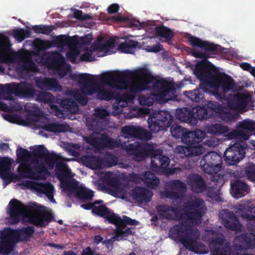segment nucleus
<instances>
[{
	"label": "nucleus",
	"mask_w": 255,
	"mask_h": 255,
	"mask_svg": "<svg viewBox=\"0 0 255 255\" xmlns=\"http://www.w3.org/2000/svg\"><path fill=\"white\" fill-rule=\"evenodd\" d=\"M19 201L12 199L9 202L10 220L13 224L18 223L20 216L28 218L29 222L37 227H45L53 219L52 214L42 209L36 203L34 205L18 206Z\"/></svg>",
	"instance_id": "obj_1"
},
{
	"label": "nucleus",
	"mask_w": 255,
	"mask_h": 255,
	"mask_svg": "<svg viewBox=\"0 0 255 255\" xmlns=\"http://www.w3.org/2000/svg\"><path fill=\"white\" fill-rule=\"evenodd\" d=\"M136 73L140 77L150 78L147 81L137 83L140 92L148 89V84H152V90L155 93L156 100L160 103H166L168 101L176 99L175 89L171 83L164 79H157L152 76L150 72L146 68L137 70Z\"/></svg>",
	"instance_id": "obj_2"
},
{
	"label": "nucleus",
	"mask_w": 255,
	"mask_h": 255,
	"mask_svg": "<svg viewBox=\"0 0 255 255\" xmlns=\"http://www.w3.org/2000/svg\"><path fill=\"white\" fill-rule=\"evenodd\" d=\"M173 237L178 240L188 250L196 254H205L208 248L202 243L199 242L200 232L198 229L188 225L186 222H179L170 230Z\"/></svg>",
	"instance_id": "obj_3"
},
{
	"label": "nucleus",
	"mask_w": 255,
	"mask_h": 255,
	"mask_svg": "<svg viewBox=\"0 0 255 255\" xmlns=\"http://www.w3.org/2000/svg\"><path fill=\"white\" fill-rule=\"evenodd\" d=\"M173 121V116L167 111L154 112L150 115L147 120L149 128L152 132L166 130L170 127L171 135L176 139L182 140L187 129L175 123L172 125Z\"/></svg>",
	"instance_id": "obj_4"
},
{
	"label": "nucleus",
	"mask_w": 255,
	"mask_h": 255,
	"mask_svg": "<svg viewBox=\"0 0 255 255\" xmlns=\"http://www.w3.org/2000/svg\"><path fill=\"white\" fill-rule=\"evenodd\" d=\"M73 78L78 81L82 93L86 95H91L97 93V98L100 100L109 101L115 98L114 92L109 89L102 88L97 78L95 75L87 73L80 74Z\"/></svg>",
	"instance_id": "obj_5"
},
{
	"label": "nucleus",
	"mask_w": 255,
	"mask_h": 255,
	"mask_svg": "<svg viewBox=\"0 0 255 255\" xmlns=\"http://www.w3.org/2000/svg\"><path fill=\"white\" fill-rule=\"evenodd\" d=\"M34 154L39 157H45V163L49 169H52L55 166L56 175L61 181V184L62 182L68 181V180H64V179L71 177V169L66 164L61 161V157L53 151L49 152L45 146H40L38 149L34 151Z\"/></svg>",
	"instance_id": "obj_6"
},
{
	"label": "nucleus",
	"mask_w": 255,
	"mask_h": 255,
	"mask_svg": "<svg viewBox=\"0 0 255 255\" xmlns=\"http://www.w3.org/2000/svg\"><path fill=\"white\" fill-rule=\"evenodd\" d=\"M133 77L134 73L129 70L107 72L101 75L100 80L112 88L127 90Z\"/></svg>",
	"instance_id": "obj_7"
},
{
	"label": "nucleus",
	"mask_w": 255,
	"mask_h": 255,
	"mask_svg": "<svg viewBox=\"0 0 255 255\" xmlns=\"http://www.w3.org/2000/svg\"><path fill=\"white\" fill-rule=\"evenodd\" d=\"M194 75L200 80V83L197 89L203 91L204 94L209 91V88L216 89L217 84V74L218 71L216 69H210L204 65L196 66L193 71Z\"/></svg>",
	"instance_id": "obj_8"
},
{
	"label": "nucleus",
	"mask_w": 255,
	"mask_h": 255,
	"mask_svg": "<svg viewBox=\"0 0 255 255\" xmlns=\"http://www.w3.org/2000/svg\"><path fill=\"white\" fill-rule=\"evenodd\" d=\"M220 73L217 74V84L216 89L213 91V95L218 100H226V94L229 92H236L241 90L234 79L226 74L219 77Z\"/></svg>",
	"instance_id": "obj_9"
},
{
	"label": "nucleus",
	"mask_w": 255,
	"mask_h": 255,
	"mask_svg": "<svg viewBox=\"0 0 255 255\" xmlns=\"http://www.w3.org/2000/svg\"><path fill=\"white\" fill-rule=\"evenodd\" d=\"M183 206L187 210H193L185 212L186 218L192 223L197 225L202 222V217L207 211L204 201L199 198H195L185 202Z\"/></svg>",
	"instance_id": "obj_10"
},
{
	"label": "nucleus",
	"mask_w": 255,
	"mask_h": 255,
	"mask_svg": "<svg viewBox=\"0 0 255 255\" xmlns=\"http://www.w3.org/2000/svg\"><path fill=\"white\" fill-rule=\"evenodd\" d=\"M10 57L12 61L22 62L17 64L15 70L18 75L22 79H27L39 71V68L31 57L23 60L24 55L16 52L12 53Z\"/></svg>",
	"instance_id": "obj_11"
},
{
	"label": "nucleus",
	"mask_w": 255,
	"mask_h": 255,
	"mask_svg": "<svg viewBox=\"0 0 255 255\" xmlns=\"http://www.w3.org/2000/svg\"><path fill=\"white\" fill-rule=\"evenodd\" d=\"M222 158L221 155L215 151L209 152L205 154L200 161L202 170L207 174H216L222 168Z\"/></svg>",
	"instance_id": "obj_12"
},
{
	"label": "nucleus",
	"mask_w": 255,
	"mask_h": 255,
	"mask_svg": "<svg viewBox=\"0 0 255 255\" xmlns=\"http://www.w3.org/2000/svg\"><path fill=\"white\" fill-rule=\"evenodd\" d=\"M247 144L244 141H237L224 152V158L226 163L230 165L237 164L245 156V149Z\"/></svg>",
	"instance_id": "obj_13"
},
{
	"label": "nucleus",
	"mask_w": 255,
	"mask_h": 255,
	"mask_svg": "<svg viewBox=\"0 0 255 255\" xmlns=\"http://www.w3.org/2000/svg\"><path fill=\"white\" fill-rule=\"evenodd\" d=\"M127 151L133 155V160L136 161H142L147 157L153 155L155 152L152 144L138 142L129 144L127 147Z\"/></svg>",
	"instance_id": "obj_14"
},
{
	"label": "nucleus",
	"mask_w": 255,
	"mask_h": 255,
	"mask_svg": "<svg viewBox=\"0 0 255 255\" xmlns=\"http://www.w3.org/2000/svg\"><path fill=\"white\" fill-rule=\"evenodd\" d=\"M40 146H45L44 145H39L33 149L32 152L31 153L28 150L23 148H19L16 150V155L17 159L19 162H24L26 161L28 159L32 158L33 161L36 164H38L34 167L35 171L40 174H45L48 173V170L43 164V162L39 163V159H44L45 160V157H39L36 156L34 154V152L36 149H38Z\"/></svg>",
	"instance_id": "obj_15"
},
{
	"label": "nucleus",
	"mask_w": 255,
	"mask_h": 255,
	"mask_svg": "<svg viewBox=\"0 0 255 255\" xmlns=\"http://www.w3.org/2000/svg\"><path fill=\"white\" fill-rule=\"evenodd\" d=\"M6 91L9 92V94H14L16 96L31 98L35 96L38 92L31 84L26 82L12 83L6 87Z\"/></svg>",
	"instance_id": "obj_16"
},
{
	"label": "nucleus",
	"mask_w": 255,
	"mask_h": 255,
	"mask_svg": "<svg viewBox=\"0 0 255 255\" xmlns=\"http://www.w3.org/2000/svg\"><path fill=\"white\" fill-rule=\"evenodd\" d=\"M11 234L7 228H4L1 234V240L0 241V254L2 255H15V245L17 243L13 236H10Z\"/></svg>",
	"instance_id": "obj_17"
},
{
	"label": "nucleus",
	"mask_w": 255,
	"mask_h": 255,
	"mask_svg": "<svg viewBox=\"0 0 255 255\" xmlns=\"http://www.w3.org/2000/svg\"><path fill=\"white\" fill-rule=\"evenodd\" d=\"M86 142L96 148H103L109 147L111 148L119 146V143L116 140L111 138L107 134L103 133L101 137L94 134H90L85 138Z\"/></svg>",
	"instance_id": "obj_18"
},
{
	"label": "nucleus",
	"mask_w": 255,
	"mask_h": 255,
	"mask_svg": "<svg viewBox=\"0 0 255 255\" xmlns=\"http://www.w3.org/2000/svg\"><path fill=\"white\" fill-rule=\"evenodd\" d=\"M168 189L165 191V196L171 199L177 200L183 197L187 191L186 184L179 179H173L166 183Z\"/></svg>",
	"instance_id": "obj_19"
},
{
	"label": "nucleus",
	"mask_w": 255,
	"mask_h": 255,
	"mask_svg": "<svg viewBox=\"0 0 255 255\" xmlns=\"http://www.w3.org/2000/svg\"><path fill=\"white\" fill-rule=\"evenodd\" d=\"M62 188L64 191L73 192L78 198L82 200H90L94 196V192L92 190L79 187V182L75 179L62 182Z\"/></svg>",
	"instance_id": "obj_20"
},
{
	"label": "nucleus",
	"mask_w": 255,
	"mask_h": 255,
	"mask_svg": "<svg viewBox=\"0 0 255 255\" xmlns=\"http://www.w3.org/2000/svg\"><path fill=\"white\" fill-rule=\"evenodd\" d=\"M220 218L222 224L227 229L239 231L241 229L242 224L233 212L223 209L220 212Z\"/></svg>",
	"instance_id": "obj_21"
},
{
	"label": "nucleus",
	"mask_w": 255,
	"mask_h": 255,
	"mask_svg": "<svg viewBox=\"0 0 255 255\" xmlns=\"http://www.w3.org/2000/svg\"><path fill=\"white\" fill-rule=\"evenodd\" d=\"M252 226L247 224L249 232L243 234L236 238V242L239 243V248L241 250L253 249L255 247V225Z\"/></svg>",
	"instance_id": "obj_22"
},
{
	"label": "nucleus",
	"mask_w": 255,
	"mask_h": 255,
	"mask_svg": "<svg viewBox=\"0 0 255 255\" xmlns=\"http://www.w3.org/2000/svg\"><path fill=\"white\" fill-rule=\"evenodd\" d=\"M156 210L161 220L169 221L180 220L183 218V214L177 208L163 204L156 207Z\"/></svg>",
	"instance_id": "obj_23"
},
{
	"label": "nucleus",
	"mask_w": 255,
	"mask_h": 255,
	"mask_svg": "<svg viewBox=\"0 0 255 255\" xmlns=\"http://www.w3.org/2000/svg\"><path fill=\"white\" fill-rule=\"evenodd\" d=\"M252 96L249 94L238 93L231 95L226 100L230 109L243 110L246 108Z\"/></svg>",
	"instance_id": "obj_24"
},
{
	"label": "nucleus",
	"mask_w": 255,
	"mask_h": 255,
	"mask_svg": "<svg viewBox=\"0 0 255 255\" xmlns=\"http://www.w3.org/2000/svg\"><path fill=\"white\" fill-rule=\"evenodd\" d=\"M237 212L241 218L252 226L255 225V205L249 201L242 202L236 207Z\"/></svg>",
	"instance_id": "obj_25"
},
{
	"label": "nucleus",
	"mask_w": 255,
	"mask_h": 255,
	"mask_svg": "<svg viewBox=\"0 0 255 255\" xmlns=\"http://www.w3.org/2000/svg\"><path fill=\"white\" fill-rule=\"evenodd\" d=\"M187 183L194 193H201L207 189L204 179L198 174L191 173L187 177Z\"/></svg>",
	"instance_id": "obj_26"
},
{
	"label": "nucleus",
	"mask_w": 255,
	"mask_h": 255,
	"mask_svg": "<svg viewBox=\"0 0 255 255\" xmlns=\"http://www.w3.org/2000/svg\"><path fill=\"white\" fill-rule=\"evenodd\" d=\"M188 41L193 47H199L202 49L209 52L212 54H217L220 51V46L206 41H203L196 37L191 36Z\"/></svg>",
	"instance_id": "obj_27"
},
{
	"label": "nucleus",
	"mask_w": 255,
	"mask_h": 255,
	"mask_svg": "<svg viewBox=\"0 0 255 255\" xmlns=\"http://www.w3.org/2000/svg\"><path fill=\"white\" fill-rule=\"evenodd\" d=\"M188 41L193 47H199L202 49L209 52L212 54H217L220 51V46L206 41H203L196 37L191 36Z\"/></svg>",
	"instance_id": "obj_28"
},
{
	"label": "nucleus",
	"mask_w": 255,
	"mask_h": 255,
	"mask_svg": "<svg viewBox=\"0 0 255 255\" xmlns=\"http://www.w3.org/2000/svg\"><path fill=\"white\" fill-rule=\"evenodd\" d=\"M34 81L37 87L41 90L60 91L61 87L57 80L52 78L35 77Z\"/></svg>",
	"instance_id": "obj_29"
},
{
	"label": "nucleus",
	"mask_w": 255,
	"mask_h": 255,
	"mask_svg": "<svg viewBox=\"0 0 255 255\" xmlns=\"http://www.w3.org/2000/svg\"><path fill=\"white\" fill-rule=\"evenodd\" d=\"M17 243L21 241H29L32 235L34 234L35 229L33 226L23 227L20 229H13L7 228Z\"/></svg>",
	"instance_id": "obj_30"
},
{
	"label": "nucleus",
	"mask_w": 255,
	"mask_h": 255,
	"mask_svg": "<svg viewBox=\"0 0 255 255\" xmlns=\"http://www.w3.org/2000/svg\"><path fill=\"white\" fill-rule=\"evenodd\" d=\"M44 57L48 66L51 68L58 69L65 64L64 57L56 51L46 53L42 58Z\"/></svg>",
	"instance_id": "obj_31"
},
{
	"label": "nucleus",
	"mask_w": 255,
	"mask_h": 255,
	"mask_svg": "<svg viewBox=\"0 0 255 255\" xmlns=\"http://www.w3.org/2000/svg\"><path fill=\"white\" fill-rule=\"evenodd\" d=\"M133 199L140 203H148L153 195L152 192L149 189L141 186H135L132 190Z\"/></svg>",
	"instance_id": "obj_32"
},
{
	"label": "nucleus",
	"mask_w": 255,
	"mask_h": 255,
	"mask_svg": "<svg viewBox=\"0 0 255 255\" xmlns=\"http://www.w3.org/2000/svg\"><path fill=\"white\" fill-rule=\"evenodd\" d=\"M205 136V132L201 130L197 129L194 131L187 130L181 141L187 145L198 144L203 140Z\"/></svg>",
	"instance_id": "obj_33"
},
{
	"label": "nucleus",
	"mask_w": 255,
	"mask_h": 255,
	"mask_svg": "<svg viewBox=\"0 0 255 255\" xmlns=\"http://www.w3.org/2000/svg\"><path fill=\"white\" fill-rule=\"evenodd\" d=\"M193 112L192 109L178 108L176 111L175 116L177 119L181 122L193 126L197 124V121Z\"/></svg>",
	"instance_id": "obj_34"
},
{
	"label": "nucleus",
	"mask_w": 255,
	"mask_h": 255,
	"mask_svg": "<svg viewBox=\"0 0 255 255\" xmlns=\"http://www.w3.org/2000/svg\"><path fill=\"white\" fill-rule=\"evenodd\" d=\"M250 188L248 184L239 179L231 183V192L236 198L244 197L249 192Z\"/></svg>",
	"instance_id": "obj_35"
},
{
	"label": "nucleus",
	"mask_w": 255,
	"mask_h": 255,
	"mask_svg": "<svg viewBox=\"0 0 255 255\" xmlns=\"http://www.w3.org/2000/svg\"><path fill=\"white\" fill-rule=\"evenodd\" d=\"M79 43L78 36L75 35L69 36L66 35H60L56 37L52 41L53 46L58 48H63L64 46H77Z\"/></svg>",
	"instance_id": "obj_36"
},
{
	"label": "nucleus",
	"mask_w": 255,
	"mask_h": 255,
	"mask_svg": "<svg viewBox=\"0 0 255 255\" xmlns=\"http://www.w3.org/2000/svg\"><path fill=\"white\" fill-rule=\"evenodd\" d=\"M170 159L168 157L162 154H155L152 155L151 165L152 169L159 171L160 169H165L169 165Z\"/></svg>",
	"instance_id": "obj_37"
},
{
	"label": "nucleus",
	"mask_w": 255,
	"mask_h": 255,
	"mask_svg": "<svg viewBox=\"0 0 255 255\" xmlns=\"http://www.w3.org/2000/svg\"><path fill=\"white\" fill-rule=\"evenodd\" d=\"M142 181L146 186L153 189L157 188L160 183V180L155 174L148 171L142 173Z\"/></svg>",
	"instance_id": "obj_38"
},
{
	"label": "nucleus",
	"mask_w": 255,
	"mask_h": 255,
	"mask_svg": "<svg viewBox=\"0 0 255 255\" xmlns=\"http://www.w3.org/2000/svg\"><path fill=\"white\" fill-rule=\"evenodd\" d=\"M35 190L37 192L45 194L46 197L52 201H55L53 196L54 186L51 183L38 182L37 184H36Z\"/></svg>",
	"instance_id": "obj_39"
},
{
	"label": "nucleus",
	"mask_w": 255,
	"mask_h": 255,
	"mask_svg": "<svg viewBox=\"0 0 255 255\" xmlns=\"http://www.w3.org/2000/svg\"><path fill=\"white\" fill-rule=\"evenodd\" d=\"M207 107L206 109H207L209 111L211 110L212 112L218 113L220 115L226 114L229 120H231L234 118V115H233L230 112H227V110L222 105L217 102L209 101L207 103Z\"/></svg>",
	"instance_id": "obj_40"
},
{
	"label": "nucleus",
	"mask_w": 255,
	"mask_h": 255,
	"mask_svg": "<svg viewBox=\"0 0 255 255\" xmlns=\"http://www.w3.org/2000/svg\"><path fill=\"white\" fill-rule=\"evenodd\" d=\"M11 162L7 158H4L0 161V177L3 180L10 178V172Z\"/></svg>",
	"instance_id": "obj_41"
},
{
	"label": "nucleus",
	"mask_w": 255,
	"mask_h": 255,
	"mask_svg": "<svg viewBox=\"0 0 255 255\" xmlns=\"http://www.w3.org/2000/svg\"><path fill=\"white\" fill-rule=\"evenodd\" d=\"M156 34L165 39V41L169 43L174 36V33L169 28L162 25L155 28Z\"/></svg>",
	"instance_id": "obj_42"
},
{
	"label": "nucleus",
	"mask_w": 255,
	"mask_h": 255,
	"mask_svg": "<svg viewBox=\"0 0 255 255\" xmlns=\"http://www.w3.org/2000/svg\"><path fill=\"white\" fill-rule=\"evenodd\" d=\"M138 44V42L133 40H126L119 45L118 49L122 53L133 54Z\"/></svg>",
	"instance_id": "obj_43"
},
{
	"label": "nucleus",
	"mask_w": 255,
	"mask_h": 255,
	"mask_svg": "<svg viewBox=\"0 0 255 255\" xmlns=\"http://www.w3.org/2000/svg\"><path fill=\"white\" fill-rule=\"evenodd\" d=\"M19 177L20 178H29L38 179V176H35V173L32 171L30 167L26 164H20L18 169Z\"/></svg>",
	"instance_id": "obj_44"
},
{
	"label": "nucleus",
	"mask_w": 255,
	"mask_h": 255,
	"mask_svg": "<svg viewBox=\"0 0 255 255\" xmlns=\"http://www.w3.org/2000/svg\"><path fill=\"white\" fill-rule=\"evenodd\" d=\"M227 127L223 126L221 124H211L207 128V132L214 135H221L228 131Z\"/></svg>",
	"instance_id": "obj_45"
},
{
	"label": "nucleus",
	"mask_w": 255,
	"mask_h": 255,
	"mask_svg": "<svg viewBox=\"0 0 255 255\" xmlns=\"http://www.w3.org/2000/svg\"><path fill=\"white\" fill-rule=\"evenodd\" d=\"M125 228L119 226L114 230L115 238H117V241L121 240H126L127 237L129 235H133V228L128 227L125 230H123Z\"/></svg>",
	"instance_id": "obj_46"
},
{
	"label": "nucleus",
	"mask_w": 255,
	"mask_h": 255,
	"mask_svg": "<svg viewBox=\"0 0 255 255\" xmlns=\"http://www.w3.org/2000/svg\"><path fill=\"white\" fill-rule=\"evenodd\" d=\"M184 94L191 101L197 103L201 102L204 98V92H200V89H195L192 91H186L184 92Z\"/></svg>",
	"instance_id": "obj_47"
},
{
	"label": "nucleus",
	"mask_w": 255,
	"mask_h": 255,
	"mask_svg": "<svg viewBox=\"0 0 255 255\" xmlns=\"http://www.w3.org/2000/svg\"><path fill=\"white\" fill-rule=\"evenodd\" d=\"M192 111L197 121L198 120L208 119L211 117V115L209 114L210 111L204 107L197 106L193 108Z\"/></svg>",
	"instance_id": "obj_48"
},
{
	"label": "nucleus",
	"mask_w": 255,
	"mask_h": 255,
	"mask_svg": "<svg viewBox=\"0 0 255 255\" xmlns=\"http://www.w3.org/2000/svg\"><path fill=\"white\" fill-rule=\"evenodd\" d=\"M228 138L235 139L238 141L247 140L249 138L250 135L248 132L244 130H233L227 134Z\"/></svg>",
	"instance_id": "obj_49"
},
{
	"label": "nucleus",
	"mask_w": 255,
	"mask_h": 255,
	"mask_svg": "<svg viewBox=\"0 0 255 255\" xmlns=\"http://www.w3.org/2000/svg\"><path fill=\"white\" fill-rule=\"evenodd\" d=\"M101 159L99 157L96 155H87L83 158L84 164L91 169H94L99 167L101 164Z\"/></svg>",
	"instance_id": "obj_50"
},
{
	"label": "nucleus",
	"mask_w": 255,
	"mask_h": 255,
	"mask_svg": "<svg viewBox=\"0 0 255 255\" xmlns=\"http://www.w3.org/2000/svg\"><path fill=\"white\" fill-rule=\"evenodd\" d=\"M118 158L114 154L108 153L101 159V164L106 167H111L118 164Z\"/></svg>",
	"instance_id": "obj_51"
},
{
	"label": "nucleus",
	"mask_w": 255,
	"mask_h": 255,
	"mask_svg": "<svg viewBox=\"0 0 255 255\" xmlns=\"http://www.w3.org/2000/svg\"><path fill=\"white\" fill-rule=\"evenodd\" d=\"M67 126L64 124L57 123H49L43 127L46 131L54 133H60L66 130Z\"/></svg>",
	"instance_id": "obj_52"
},
{
	"label": "nucleus",
	"mask_w": 255,
	"mask_h": 255,
	"mask_svg": "<svg viewBox=\"0 0 255 255\" xmlns=\"http://www.w3.org/2000/svg\"><path fill=\"white\" fill-rule=\"evenodd\" d=\"M138 128V126H126L122 128V132L125 138H136Z\"/></svg>",
	"instance_id": "obj_53"
},
{
	"label": "nucleus",
	"mask_w": 255,
	"mask_h": 255,
	"mask_svg": "<svg viewBox=\"0 0 255 255\" xmlns=\"http://www.w3.org/2000/svg\"><path fill=\"white\" fill-rule=\"evenodd\" d=\"M54 29L53 25H36L32 27V30L36 33L48 35Z\"/></svg>",
	"instance_id": "obj_54"
},
{
	"label": "nucleus",
	"mask_w": 255,
	"mask_h": 255,
	"mask_svg": "<svg viewBox=\"0 0 255 255\" xmlns=\"http://www.w3.org/2000/svg\"><path fill=\"white\" fill-rule=\"evenodd\" d=\"M36 100L43 103H52L54 100V96L50 93L40 92L36 94Z\"/></svg>",
	"instance_id": "obj_55"
},
{
	"label": "nucleus",
	"mask_w": 255,
	"mask_h": 255,
	"mask_svg": "<svg viewBox=\"0 0 255 255\" xmlns=\"http://www.w3.org/2000/svg\"><path fill=\"white\" fill-rule=\"evenodd\" d=\"M31 35L30 29L19 28L13 31L14 37L19 41H22L25 38H28Z\"/></svg>",
	"instance_id": "obj_56"
},
{
	"label": "nucleus",
	"mask_w": 255,
	"mask_h": 255,
	"mask_svg": "<svg viewBox=\"0 0 255 255\" xmlns=\"http://www.w3.org/2000/svg\"><path fill=\"white\" fill-rule=\"evenodd\" d=\"M98 205H95L94 207L93 213L105 218L106 216H107V214L109 213V209L104 205L101 204Z\"/></svg>",
	"instance_id": "obj_57"
},
{
	"label": "nucleus",
	"mask_w": 255,
	"mask_h": 255,
	"mask_svg": "<svg viewBox=\"0 0 255 255\" xmlns=\"http://www.w3.org/2000/svg\"><path fill=\"white\" fill-rule=\"evenodd\" d=\"M238 128L243 130L255 131V122L250 120H245L239 123Z\"/></svg>",
	"instance_id": "obj_58"
},
{
	"label": "nucleus",
	"mask_w": 255,
	"mask_h": 255,
	"mask_svg": "<svg viewBox=\"0 0 255 255\" xmlns=\"http://www.w3.org/2000/svg\"><path fill=\"white\" fill-rule=\"evenodd\" d=\"M115 46V40L110 38L105 42H99L97 45V49L101 51H107Z\"/></svg>",
	"instance_id": "obj_59"
},
{
	"label": "nucleus",
	"mask_w": 255,
	"mask_h": 255,
	"mask_svg": "<svg viewBox=\"0 0 255 255\" xmlns=\"http://www.w3.org/2000/svg\"><path fill=\"white\" fill-rule=\"evenodd\" d=\"M77 46H70L69 49L66 53V57L67 59L72 63H75L76 58L79 54V52L77 49Z\"/></svg>",
	"instance_id": "obj_60"
},
{
	"label": "nucleus",
	"mask_w": 255,
	"mask_h": 255,
	"mask_svg": "<svg viewBox=\"0 0 255 255\" xmlns=\"http://www.w3.org/2000/svg\"><path fill=\"white\" fill-rule=\"evenodd\" d=\"M8 42L9 40L7 37L0 35V63L4 61V51L6 49V45Z\"/></svg>",
	"instance_id": "obj_61"
},
{
	"label": "nucleus",
	"mask_w": 255,
	"mask_h": 255,
	"mask_svg": "<svg viewBox=\"0 0 255 255\" xmlns=\"http://www.w3.org/2000/svg\"><path fill=\"white\" fill-rule=\"evenodd\" d=\"M105 219L111 224H115L117 226H121L122 218L110 210L109 211V213L107 214V216H106Z\"/></svg>",
	"instance_id": "obj_62"
},
{
	"label": "nucleus",
	"mask_w": 255,
	"mask_h": 255,
	"mask_svg": "<svg viewBox=\"0 0 255 255\" xmlns=\"http://www.w3.org/2000/svg\"><path fill=\"white\" fill-rule=\"evenodd\" d=\"M106 184L110 188L115 189L118 190L120 186V182L118 178L116 177H105Z\"/></svg>",
	"instance_id": "obj_63"
},
{
	"label": "nucleus",
	"mask_w": 255,
	"mask_h": 255,
	"mask_svg": "<svg viewBox=\"0 0 255 255\" xmlns=\"http://www.w3.org/2000/svg\"><path fill=\"white\" fill-rule=\"evenodd\" d=\"M52 42L37 39L35 43V46L39 51H44L51 47Z\"/></svg>",
	"instance_id": "obj_64"
}]
</instances>
